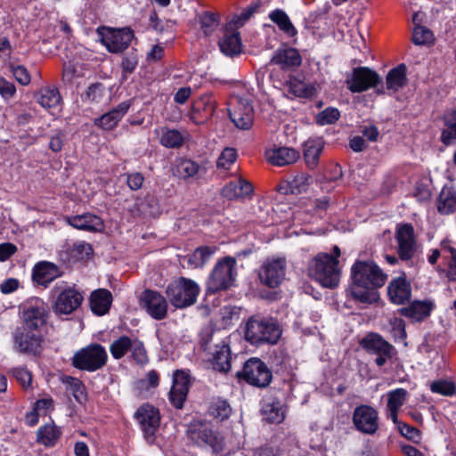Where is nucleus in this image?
Instances as JSON below:
<instances>
[{
    "mask_svg": "<svg viewBox=\"0 0 456 456\" xmlns=\"http://www.w3.org/2000/svg\"><path fill=\"white\" fill-rule=\"evenodd\" d=\"M136 417L145 436L151 439L159 426V411L150 404H145L137 410Z\"/></svg>",
    "mask_w": 456,
    "mask_h": 456,
    "instance_id": "5701e85b",
    "label": "nucleus"
},
{
    "mask_svg": "<svg viewBox=\"0 0 456 456\" xmlns=\"http://www.w3.org/2000/svg\"><path fill=\"white\" fill-rule=\"evenodd\" d=\"M271 63L280 65L283 69L297 67L301 64V56L294 48L280 49L272 57Z\"/></svg>",
    "mask_w": 456,
    "mask_h": 456,
    "instance_id": "473e14b6",
    "label": "nucleus"
},
{
    "mask_svg": "<svg viewBox=\"0 0 456 456\" xmlns=\"http://www.w3.org/2000/svg\"><path fill=\"white\" fill-rule=\"evenodd\" d=\"M12 374L21 387L24 388L29 387L32 381V375L27 369L21 367L14 368Z\"/></svg>",
    "mask_w": 456,
    "mask_h": 456,
    "instance_id": "774afa93",
    "label": "nucleus"
},
{
    "mask_svg": "<svg viewBox=\"0 0 456 456\" xmlns=\"http://www.w3.org/2000/svg\"><path fill=\"white\" fill-rule=\"evenodd\" d=\"M237 159L236 151L232 148H226L223 151L217 160V166L228 169Z\"/></svg>",
    "mask_w": 456,
    "mask_h": 456,
    "instance_id": "0e129e2a",
    "label": "nucleus"
},
{
    "mask_svg": "<svg viewBox=\"0 0 456 456\" xmlns=\"http://www.w3.org/2000/svg\"><path fill=\"white\" fill-rule=\"evenodd\" d=\"M133 359L141 365L148 362V355L143 343L137 338H134L132 348H130Z\"/></svg>",
    "mask_w": 456,
    "mask_h": 456,
    "instance_id": "bf43d9fd",
    "label": "nucleus"
},
{
    "mask_svg": "<svg viewBox=\"0 0 456 456\" xmlns=\"http://www.w3.org/2000/svg\"><path fill=\"white\" fill-rule=\"evenodd\" d=\"M229 116L235 126L240 130H248L253 126L254 110L246 99H235V103L229 111Z\"/></svg>",
    "mask_w": 456,
    "mask_h": 456,
    "instance_id": "f3484780",
    "label": "nucleus"
},
{
    "mask_svg": "<svg viewBox=\"0 0 456 456\" xmlns=\"http://www.w3.org/2000/svg\"><path fill=\"white\" fill-rule=\"evenodd\" d=\"M281 330L273 319L251 317L246 323L245 338L251 344H276Z\"/></svg>",
    "mask_w": 456,
    "mask_h": 456,
    "instance_id": "20e7f679",
    "label": "nucleus"
},
{
    "mask_svg": "<svg viewBox=\"0 0 456 456\" xmlns=\"http://www.w3.org/2000/svg\"><path fill=\"white\" fill-rule=\"evenodd\" d=\"M348 292L353 299L371 304L379 298L377 288L385 284L387 275L373 262L356 261L351 267Z\"/></svg>",
    "mask_w": 456,
    "mask_h": 456,
    "instance_id": "f257e3e1",
    "label": "nucleus"
},
{
    "mask_svg": "<svg viewBox=\"0 0 456 456\" xmlns=\"http://www.w3.org/2000/svg\"><path fill=\"white\" fill-rule=\"evenodd\" d=\"M66 222L77 230L91 232H102L104 229L102 219L92 213L67 216Z\"/></svg>",
    "mask_w": 456,
    "mask_h": 456,
    "instance_id": "b1692460",
    "label": "nucleus"
},
{
    "mask_svg": "<svg viewBox=\"0 0 456 456\" xmlns=\"http://www.w3.org/2000/svg\"><path fill=\"white\" fill-rule=\"evenodd\" d=\"M82 76V69L79 65L72 62L64 63L62 79L65 83L74 84L75 80Z\"/></svg>",
    "mask_w": 456,
    "mask_h": 456,
    "instance_id": "4d7b16f0",
    "label": "nucleus"
},
{
    "mask_svg": "<svg viewBox=\"0 0 456 456\" xmlns=\"http://www.w3.org/2000/svg\"><path fill=\"white\" fill-rule=\"evenodd\" d=\"M216 110V101L211 94H205L201 96L193 104V110L195 112H202L205 118H209L213 115Z\"/></svg>",
    "mask_w": 456,
    "mask_h": 456,
    "instance_id": "de8ad7c7",
    "label": "nucleus"
},
{
    "mask_svg": "<svg viewBox=\"0 0 456 456\" xmlns=\"http://www.w3.org/2000/svg\"><path fill=\"white\" fill-rule=\"evenodd\" d=\"M133 343L134 338L127 336H121L118 339L114 340L110 346V351L113 358H122L128 351H130V348L133 346Z\"/></svg>",
    "mask_w": 456,
    "mask_h": 456,
    "instance_id": "37998d69",
    "label": "nucleus"
},
{
    "mask_svg": "<svg viewBox=\"0 0 456 456\" xmlns=\"http://www.w3.org/2000/svg\"><path fill=\"white\" fill-rule=\"evenodd\" d=\"M406 80V66L400 64L388 72L386 78L387 89L395 93L405 86Z\"/></svg>",
    "mask_w": 456,
    "mask_h": 456,
    "instance_id": "c9c22d12",
    "label": "nucleus"
},
{
    "mask_svg": "<svg viewBox=\"0 0 456 456\" xmlns=\"http://www.w3.org/2000/svg\"><path fill=\"white\" fill-rule=\"evenodd\" d=\"M353 423L361 433L374 435L379 429V412L370 405H359L353 412Z\"/></svg>",
    "mask_w": 456,
    "mask_h": 456,
    "instance_id": "ddd939ff",
    "label": "nucleus"
},
{
    "mask_svg": "<svg viewBox=\"0 0 456 456\" xmlns=\"http://www.w3.org/2000/svg\"><path fill=\"white\" fill-rule=\"evenodd\" d=\"M265 158L268 162L277 167L294 164L299 159V152L290 147L280 146L266 150Z\"/></svg>",
    "mask_w": 456,
    "mask_h": 456,
    "instance_id": "bb28decb",
    "label": "nucleus"
},
{
    "mask_svg": "<svg viewBox=\"0 0 456 456\" xmlns=\"http://www.w3.org/2000/svg\"><path fill=\"white\" fill-rule=\"evenodd\" d=\"M361 345L367 352L376 355L374 361L379 367L385 365L387 361L391 360L395 354L393 346L378 334L367 335L362 338Z\"/></svg>",
    "mask_w": 456,
    "mask_h": 456,
    "instance_id": "f8f14e48",
    "label": "nucleus"
},
{
    "mask_svg": "<svg viewBox=\"0 0 456 456\" xmlns=\"http://www.w3.org/2000/svg\"><path fill=\"white\" fill-rule=\"evenodd\" d=\"M398 254L402 260H410L416 251L413 228L411 224L401 225L396 232Z\"/></svg>",
    "mask_w": 456,
    "mask_h": 456,
    "instance_id": "4be33fe9",
    "label": "nucleus"
},
{
    "mask_svg": "<svg viewBox=\"0 0 456 456\" xmlns=\"http://www.w3.org/2000/svg\"><path fill=\"white\" fill-rule=\"evenodd\" d=\"M444 122L447 128L442 133L441 139L444 144H450L456 138V110L446 114Z\"/></svg>",
    "mask_w": 456,
    "mask_h": 456,
    "instance_id": "8fccbe9b",
    "label": "nucleus"
},
{
    "mask_svg": "<svg viewBox=\"0 0 456 456\" xmlns=\"http://www.w3.org/2000/svg\"><path fill=\"white\" fill-rule=\"evenodd\" d=\"M13 348L19 353L36 354L42 343L41 331L17 328L12 333Z\"/></svg>",
    "mask_w": 456,
    "mask_h": 456,
    "instance_id": "2eb2a0df",
    "label": "nucleus"
},
{
    "mask_svg": "<svg viewBox=\"0 0 456 456\" xmlns=\"http://www.w3.org/2000/svg\"><path fill=\"white\" fill-rule=\"evenodd\" d=\"M311 182V176L305 173L295 175L289 182V191L293 194L305 191Z\"/></svg>",
    "mask_w": 456,
    "mask_h": 456,
    "instance_id": "864d4df0",
    "label": "nucleus"
},
{
    "mask_svg": "<svg viewBox=\"0 0 456 456\" xmlns=\"http://www.w3.org/2000/svg\"><path fill=\"white\" fill-rule=\"evenodd\" d=\"M191 384L190 376L183 370H176L173 376V386L169 392V400L176 407L182 408Z\"/></svg>",
    "mask_w": 456,
    "mask_h": 456,
    "instance_id": "412c9836",
    "label": "nucleus"
},
{
    "mask_svg": "<svg viewBox=\"0 0 456 456\" xmlns=\"http://www.w3.org/2000/svg\"><path fill=\"white\" fill-rule=\"evenodd\" d=\"M287 87L289 93L296 97L310 98L315 94V88L314 86L306 84L295 77L289 78L287 82Z\"/></svg>",
    "mask_w": 456,
    "mask_h": 456,
    "instance_id": "58836bf2",
    "label": "nucleus"
},
{
    "mask_svg": "<svg viewBox=\"0 0 456 456\" xmlns=\"http://www.w3.org/2000/svg\"><path fill=\"white\" fill-rule=\"evenodd\" d=\"M9 68L12 76L19 84L21 86H28L30 83V75L24 66L11 64Z\"/></svg>",
    "mask_w": 456,
    "mask_h": 456,
    "instance_id": "680f3d73",
    "label": "nucleus"
},
{
    "mask_svg": "<svg viewBox=\"0 0 456 456\" xmlns=\"http://www.w3.org/2000/svg\"><path fill=\"white\" fill-rule=\"evenodd\" d=\"M435 307L431 299L415 300L409 306L401 308L400 314L413 321L420 322L430 315Z\"/></svg>",
    "mask_w": 456,
    "mask_h": 456,
    "instance_id": "c85d7f7f",
    "label": "nucleus"
},
{
    "mask_svg": "<svg viewBox=\"0 0 456 456\" xmlns=\"http://www.w3.org/2000/svg\"><path fill=\"white\" fill-rule=\"evenodd\" d=\"M199 165L191 159H181L175 167V175L186 179L194 176L199 172Z\"/></svg>",
    "mask_w": 456,
    "mask_h": 456,
    "instance_id": "09e8293b",
    "label": "nucleus"
},
{
    "mask_svg": "<svg viewBox=\"0 0 456 456\" xmlns=\"http://www.w3.org/2000/svg\"><path fill=\"white\" fill-rule=\"evenodd\" d=\"M107 358V352L102 346L92 344L77 351L72 363L77 369L94 371L106 363Z\"/></svg>",
    "mask_w": 456,
    "mask_h": 456,
    "instance_id": "6e6552de",
    "label": "nucleus"
},
{
    "mask_svg": "<svg viewBox=\"0 0 456 456\" xmlns=\"http://www.w3.org/2000/svg\"><path fill=\"white\" fill-rule=\"evenodd\" d=\"M134 38L129 28L119 29L106 28L102 33V42L110 53H118L128 47Z\"/></svg>",
    "mask_w": 456,
    "mask_h": 456,
    "instance_id": "dca6fc26",
    "label": "nucleus"
},
{
    "mask_svg": "<svg viewBox=\"0 0 456 456\" xmlns=\"http://www.w3.org/2000/svg\"><path fill=\"white\" fill-rule=\"evenodd\" d=\"M60 436V429L53 424H46L41 427L37 434V441L45 446L55 444Z\"/></svg>",
    "mask_w": 456,
    "mask_h": 456,
    "instance_id": "a19ab883",
    "label": "nucleus"
},
{
    "mask_svg": "<svg viewBox=\"0 0 456 456\" xmlns=\"http://www.w3.org/2000/svg\"><path fill=\"white\" fill-rule=\"evenodd\" d=\"M408 397V392L404 388H396L387 393V409L400 410Z\"/></svg>",
    "mask_w": 456,
    "mask_h": 456,
    "instance_id": "3c124183",
    "label": "nucleus"
},
{
    "mask_svg": "<svg viewBox=\"0 0 456 456\" xmlns=\"http://www.w3.org/2000/svg\"><path fill=\"white\" fill-rule=\"evenodd\" d=\"M430 390L444 396H453L456 395V385L452 380L440 379L430 384Z\"/></svg>",
    "mask_w": 456,
    "mask_h": 456,
    "instance_id": "49530a36",
    "label": "nucleus"
},
{
    "mask_svg": "<svg viewBox=\"0 0 456 456\" xmlns=\"http://www.w3.org/2000/svg\"><path fill=\"white\" fill-rule=\"evenodd\" d=\"M241 378L252 386L265 387L272 380V372L260 359L250 358L244 363Z\"/></svg>",
    "mask_w": 456,
    "mask_h": 456,
    "instance_id": "9b49d317",
    "label": "nucleus"
},
{
    "mask_svg": "<svg viewBox=\"0 0 456 456\" xmlns=\"http://www.w3.org/2000/svg\"><path fill=\"white\" fill-rule=\"evenodd\" d=\"M112 303L111 293L105 289L94 290L90 297V307L94 314L102 316L107 314Z\"/></svg>",
    "mask_w": 456,
    "mask_h": 456,
    "instance_id": "7c9ffc66",
    "label": "nucleus"
},
{
    "mask_svg": "<svg viewBox=\"0 0 456 456\" xmlns=\"http://www.w3.org/2000/svg\"><path fill=\"white\" fill-rule=\"evenodd\" d=\"M191 437L200 446H208L215 454L222 453L224 451V439L212 429L201 426L199 429L190 428Z\"/></svg>",
    "mask_w": 456,
    "mask_h": 456,
    "instance_id": "6ab92c4d",
    "label": "nucleus"
},
{
    "mask_svg": "<svg viewBox=\"0 0 456 456\" xmlns=\"http://www.w3.org/2000/svg\"><path fill=\"white\" fill-rule=\"evenodd\" d=\"M269 19L277 25L280 30L289 37H293L297 34V28L292 24L288 14L281 10L275 9L269 13Z\"/></svg>",
    "mask_w": 456,
    "mask_h": 456,
    "instance_id": "e433bc0d",
    "label": "nucleus"
},
{
    "mask_svg": "<svg viewBox=\"0 0 456 456\" xmlns=\"http://www.w3.org/2000/svg\"><path fill=\"white\" fill-rule=\"evenodd\" d=\"M263 411L269 422L280 423L284 419V411L278 403L265 405Z\"/></svg>",
    "mask_w": 456,
    "mask_h": 456,
    "instance_id": "6e6d98bb",
    "label": "nucleus"
},
{
    "mask_svg": "<svg viewBox=\"0 0 456 456\" xmlns=\"http://www.w3.org/2000/svg\"><path fill=\"white\" fill-rule=\"evenodd\" d=\"M398 430L402 436L412 441L413 443H419L421 439L419 430L406 423L399 424Z\"/></svg>",
    "mask_w": 456,
    "mask_h": 456,
    "instance_id": "338daca9",
    "label": "nucleus"
},
{
    "mask_svg": "<svg viewBox=\"0 0 456 456\" xmlns=\"http://www.w3.org/2000/svg\"><path fill=\"white\" fill-rule=\"evenodd\" d=\"M237 262L232 256H226L219 260L211 272L207 289L209 293H216L232 287L237 276Z\"/></svg>",
    "mask_w": 456,
    "mask_h": 456,
    "instance_id": "423d86ee",
    "label": "nucleus"
},
{
    "mask_svg": "<svg viewBox=\"0 0 456 456\" xmlns=\"http://www.w3.org/2000/svg\"><path fill=\"white\" fill-rule=\"evenodd\" d=\"M340 118V111L335 107H328L319 112L316 116V122L319 125H331Z\"/></svg>",
    "mask_w": 456,
    "mask_h": 456,
    "instance_id": "5fc2aeb1",
    "label": "nucleus"
},
{
    "mask_svg": "<svg viewBox=\"0 0 456 456\" xmlns=\"http://www.w3.org/2000/svg\"><path fill=\"white\" fill-rule=\"evenodd\" d=\"M22 326L26 330L41 331L47 320L45 302L39 297H31L20 306Z\"/></svg>",
    "mask_w": 456,
    "mask_h": 456,
    "instance_id": "0eeeda50",
    "label": "nucleus"
},
{
    "mask_svg": "<svg viewBox=\"0 0 456 456\" xmlns=\"http://www.w3.org/2000/svg\"><path fill=\"white\" fill-rule=\"evenodd\" d=\"M130 106L131 104L129 101L120 102L110 111L102 114L98 118H95L94 125L107 131L114 129L123 117L127 113Z\"/></svg>",
    "mask_w": 456,
    "mask_h": 456,
    "instance_id": "393cba45",
    "label": "nucleus"
},
{
    "mask_svg": "<svg viewBox=\"0 0 456 456\" xmlns=\"http://www.w3.org/2000/svg\"><path fill=\"white\" fill-rule=\"evenodd\" d=\"M231 412L232 408L225 400L216 399L211 403L209 407V414L220 421L228 419Z\"/></svg>",
    "mask_w": 456,
    "mask_h": 456,
    "instance_id": "c03bdc74",
    "label": "nucleus"
},
{
    "mask_svg": "<svg viewBox=\"0 0 456 456\" xmlns=\"http://www.w3.org/2000/svg\"><path fill=\"white\" fill-rule=\"evenodd\" d=\"M36 99L39 105L49 112L56 110L61 102L60 92L55 86L42 87L36 94Z\"/></svg>",
    "mask_w": 456,
    "mask_h": 456,
    "instance_id": "c756f323",
    "label": "nucleus"
},
{
    "mask_svg": "<svg viewBox=\"0 0 456 456\" xmlns=\"http://www.w3.org/2000/svg\"><path fill=\"white\" fill-rule=\"evenodd\" d=\"M287 261L285 257H270L265 259L258 272L262 284L274 289L285 280Z\"/></svg>",
    "mask_w": 456,
    "mask_h": 456,
    "instance_id": "9d476101",
    "label": "nucleus"
},
{
    "mask_svg": "<svg viewBox=\"0 0 456 456\" xmlns=\"http://www.w3.org/2000/svg\"><path fill=\"white\" fill-rule=\"evenodd\" d=\"M340 248L334 246L332 254L319 253L313 257L307 265V273L322 287L335 289L338 286L341 270L338 266Z\"/></svg>",
    "mask_w": 456,
    "mask_h": 456,
    "instance_id": "f03ea898",
    "label": "nucleus"
},
{
    "mask_svg": "<svg viewBox=\"0 0 456 456\" xmlns=\"http://www.w3.org/2000/svg\"><path fill=\"white\" fill-rule=\"evenodd\" d=\"M253 191L252 184L245 179L239 178L228 183L222 190V195L229 200L242 198Z\"/></svg>",
    "mask_w": 456,
    "mask_h": 456,
    "instance_id": "72a5a7b5",
    "label": "nucleus"
},
{
    "mask_svg": "<svg viewBox=\"0 0 456 456\" xmlns=\"http://www.w3.org/2000/svg\"><path fill=\"white\" fill-rule=\"evenodd\" d=\"M141 305L155 320H163L167 315L168 302L159 291L145 289L141 296Z\"/></svg>",
    "mask_w": 456,
    "mask_h": 456,
    "instance_id": "4468645a",
    "label": "nucleus"
},
{
    "mask_svg": "<svg viewBox=\"0 0 456 456\" xmlns=\"http://www.w3.org/2000/svg\"><path fill=\"white\" fill-rule=\"evenodd\" d=\"M154 133L159 136L160 144L166 148H179L187 137V133L167 127L157 128Z\"/></svg>",
    "mask_w": 456,
    "mask_h": 456,
    "instance_id": "2f4dec72",
    "label": "nucleus"
},
{
    "mask_svg": "<svg viewBox=\"0 0 456 456\" xmlns=\"http://www.w3.org/2000/svg\"><path fill=\"white\" fill-rule=\"evenodd\" d=\"M412 41L418 45H428L433 41V33L425 27L416 26L413 29Z\"/></svg>",
    "mask_w": 456,
    "mask_h": 456,
    "instance_id": "13d9d810",
    "label": "nucleus"
},
{
    "mask_svg": "<svg viewBox=\"0 0 456 456\" xmlns=\"http://www.w3.org/2000/svg\"><path fill=\"white\" fill-rule=\"evenodd\" d=\"M64 383L77 402L82 403L86 401V387L78 379L67 377L64 380Z\"/></svg>",
    "mask_w": 456,
    "mask_h": 456,
    "instance_id": "a18cd8bd",
    "label": "nucleus"
},
{
    "mask_svg": "<svg viewBox=\"0 0 456 456\" xmlns=\"http://www.w3.org/2000/svg\"><path fill=\"white\" fill-rule=\"evenodd\" d=\"M200 21L201 29L206 36L210 35L218 26V21L216 16L210 12H205L202 14Z\"/></svg>",
    "mask_w": 456,
    "mask_h": 456,
    "instance_id": "e2e57ef3",
    "label": "nucleus"
},
{
    "mask_svg": "<svg viewBox=\"0 0 456 456\" xmlns=\"http://www.w3.org/2000/svg\"><path fill=\"white\" fill-rule=\"evenodd\" d=\"M239 314L240 312L235 306H223L220 308L216 321L217 327L227 329L239 320Z\"/></svg>",
    "mask_w": 456,
    "mask_h": 456,
    "instance_id": "79ce46f5",
    "label": "nucleus"
},
{
    "mask_svg": "<svg viewBox=\"0 0 456 456\" xmlns=\"http://www.w3.org/2000/svg\"><path fill=\"white\" fill-rule=\"evenodd\" d=\"M323 149V142L320 139L307 140L304 144V158L310 168H314Z\"/></svg>",
    "mask_w": 456,
    "mask_h": 456,
    "instance_id": "4c0bfd02",
    "label": "nucleus"
},
{
    "mask_svg": "<svg viewBox=\"0 0 456 456\" xmlns=\"http://www.w3.org/2000/svg\"><path fill=\"white\" fill-rule=\"evenodd\" d=\"M381 83L379 75L367 67H357L346 73L345 84L351 93H362Z\"/></svg>",
    "mask_w": 456,
    "mask_h": 456,
    "instance_id": "1a4fd4ad",
    "label": "nucleus"
},
{
    "mask_svg": "<svg viewBox=\"0 0 456 456\" xmlns=\"http://www.w3.org/2000/svg\"><path fill=\"white\" fill-rule=\"evenodd\" d=\"M72 257L82 259L92 252L91 245L86 241L74 242L71 247Z\"/></svg>",
    "mask_w": 456,
    "mask_h": 456,
    "instance_id": "69168bd1",
    "label": "nucleus"
},
{
    "mask_svg": "<svg viewBox=\"0 0 456 456\" xmlns=\"http://www.w3.org/2000/svg\"><path fill=\"white\" fill-rule=\"evenodd\" d=\"M200 291V288L194 281L184 277L171 281L166 288V295L170 304L178 309L195 304Z\"/></svg>",
    "mask_w": 456,
    "mask_h": 456,
    "instance_id": "39448f33",
    "label": "nucleus"
},
{
    "mask_svg": "<svg viewBox=\"0 0 456 456\" xmlns=\"http://www.w3.org/2000/svg\"><path fill=\"white\" fill-rule=\"evenodd\" d=\"M60 276L61 271L59 266L47 261L37 264L32 272L33 281L45 287H47L49 283Z\"/></svg>",
    "mask_w": 456,
    "mask_h": 456,
    "instance_id": "cd10ccee",
    "label": "nucleus"
},
{
    "mask_svg": "<svg viewBox=\"0 0 456 456\" xmlns=\"http://www.w3.org/2000/svg\"><path fill=\"white\" fill-rule=\"evenodd\" d=\"M387 293L389 299L395 305H403L408 302L411 296V286L406 277L400 276L392 279L388 287Z\"/></svg>",
    "mask_w": 456,
    "mask_h": 456,
    "instance_id": "a878e982",
    "label": "nucleus"
},
{
    "mask_svg": "<svg viewBox=\"0 0 456 456\" xmlns=\"http://www.w3.org/2000/svg\"><path fill=\"white\" fill-rule=\"evenodd\" d=\"M218 45L221 52L229 57L236 56L241 52V40L238 32H225Z\"/></svg>",
    "mask_w": 456,
    "mask_h": 456,
    "instance_id": "f704fd0d",
    "label": "nucleus"
},
{
    "mask_svg": "<svg viewBox=\"0 0 456 456\" xmlns=\"http://www.w3.org/2000/svg\"><path fill=\"white\" fill-rule=\"evenodd\" d=\"M104 86L101 83L91 85L85 93V100L90 102L99 103L104 96Z\"/></svg>",
    "mask_w": 456,
    "mask_h": 456,
    "instance_id": "052dcab7",
    "label": "nucleus"
},
{
    "mask_svg": "<svg viewBox=\"0 0 456 456\" xmlns=\"http://www.w3.org/2000/svg\"><path fill=\"white\" fill-rule=\"evenodd\" d=\"M52 308L57 315H68L82 304L84 297L74 286L66 281L57 282L51 290Z\"/></svg>",
    "mask_w": 456,
    "mask_h": 456,
    "instance_id": "7ed1b4c3",
    "label": "nucleus"
},
{
    "mask_svg": "<svg viewBox=\"0 0 456 456\" xmlns=\"http://www.w3.org/2000/svg\"><path fill=\"white\" fill-rule=\"evenodd\" d=\"M437 209L441 214H450L456 209V193L450 188H444L437 200Z\"/></svg>",
    "mask_w": 456,
    "mask_h": 456,
    "instance_id": "ea45409f",
    "label": "nucleus"
},
{
    "mask_svg": "<svg viewBox=\"0 0 456 456\" xmlns=\"http://www.w3.org/2000/svg\"><path fill=\"white\" fill-rule=\"evenodd\" d=\"M214 370L228 372L232 367V353L229 338L216 344L209 351V359Z\"/></svg>",
    "mask_w": 456,
    "mask_h": 456,
    "instance_id": "a211bd4d",
    "label": "nucleus"
},
{
    "mask_svg": "<svg viewBox=\"0 0 456 456\" xmlns=\"http://www.w3.org/2000/svg\"><path fill=\"white\" fill-rule=\"evenodd\" d=\"M216 247L198 248L191 256L189 262L195 267L202 266L216 252Z\"/></svg>",
    "mask_w": 456,
    "mask_h": 456,
    "instance_id": "603ef678",
    "label": "nucleus"
},
{
    "mask_svg": "<svg viewBox=\"0 0 456 456\" xmlns=\"http://www.w3.org/2000/svg\"><path fill=\"white\" fill-rule=\"evenodd\" d=\"M191 437L200 446H208L215 454L222 453L224 451V439L212 429L201 426L199 429L190 428Z\"/></svg>",
    "mask_w": 456,
    "mask_h": 456,
    "instance_id": "aec40b11",
    "label": "nucleus"
}]
</instances>
